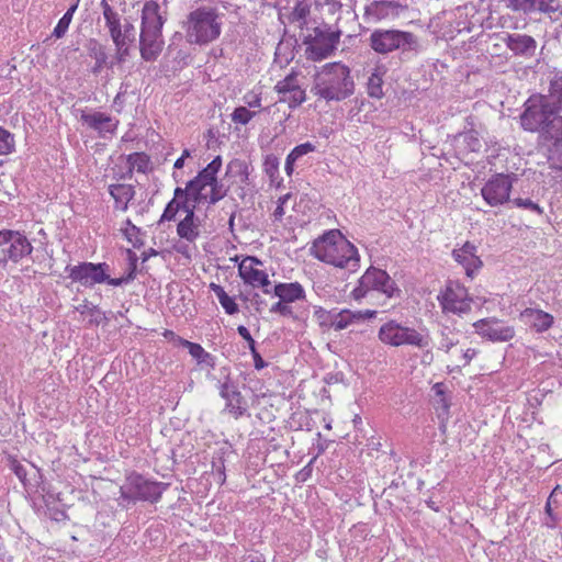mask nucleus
Listing matches in <instances>:
<instances>
[{"label":"nucleus","instance_id":"nucleus-1","mask_svg":"<svg viewBox=\"0 0 562 562\" xmlns=\"http://www.w3.org/2000/svg\"><path fill=\"white\" fill-rule=\"evenodd\" d=\"M311 255L322 262L355 272L359 268L360 256L357 247L338 229H329L316 238Z\"/></svg>","mask_w":562,"mask_h":562},{"label":"nucleus","instance_id":"nucleus-2","mask_svg":"<svg viewBox=\"0 0 562 562\" xmlns=\"http://www.w3.org/2000/svg\"><path fill=\"white\" fill-rule=\"evenodd\" d=\"M167 3L148 0L142 10L139 52L145 61H154L164 47L162 26L167 18Z\"/></svg>","mask_w":562,"mask_h":562},{"label":"nucleus","instance_id":"nucleus-3","mask_svg":"<svg viewBox=\"0 0 562 562\" xmlns=\"http://www.w3.org/2000/svg\"><path fill=\"white\" fill-rule=\"evenodd\" d=\"M311 92L326 102L342 101L355 92L350 68L341 63H328L314 75Z\"/></svg>","mask_w":562,"mask_h":562},{"label":"nucleus","instance_id":"nucleus-4","mask_svg":"<svg viewBox=\"0 0 562 562\" xmlns=\"http://www.w3.org/2000/svg\"><path fill=\"white\" fill-rule=\"evenodd\" d=\"M170 483L149 477L135 470L125 472L123 484L120 486L119 506L130 508L137 503L157 504Z\"/></svg>","mask_w":562,"mask_h":562},{"label":"nucleus","instance_id":"nucleus-5","mask_svg":"<svg viewBox=\"0 0 562 562\" xmlns=\"http://www.w3.org/2000/svg\"><path fill=\"white\" fill-rule=\"evenodd\" d=\"M223 16L215 7L202 5L192 10L182 25L187 42L202 46L216 41L222 33Z\"/></svg>","mask_w":562,"mask_h":562},{"label":"nucleus","instance_id":"nucleus-6","mask_svg":"<svg viewBox=\"0 0 562 562\" xmlns=\"http://www.w3.org/2000/svg\"><path fill=\"white\" fill-rule=\"evenodd\" d=\"M369 46L380 55L400 52L404 58L417 56L423 46L419 37L413 32L397 29H376L369 36Z\"/></svg>","mask_w":562,"mask_h":562},{"label":"nucleus","instance_id":"nucleus-7","mask_svg":"<svg viewBox=\"0 0 562 562\" xmlns=\"http://www.w3.org/2000/svg\"><path fill=\"white\" fill-rule=\"evenodd\" d=\"M306 30L308 33L302 38V44L306 46V59L322 61L335 53L341 36L339 29L334 30L330 24L322 22Z\"/></svg>","mask_w":562,"mask_h":562},{"label":"nucleus","instance_id":"nucleus-8","mask_svg":"<svg viewBox=\"0 0 562 562\" xmlns=\"http://www.w3.org/2000/svg\"><path fill=\"white\" fill-rule=\"evenodd\" d=\"M524 110L519 116L520 126L524 131L539 133L540 137L544 130L549 128L551 121L560 114L548 103L544 94H531L522 105Z\"/></svg>","mask_w":562,"mask_h":562},{"label":"nucleus","instance_id":"nucleus-9","mask_svg":"<svg viewBox=\"0 0 562 562\" xmlns=\"http://www.w3.org/2000/svg\"><path fill=\"white\" fill-rule=\"evenodd\" d=\"M370 291L383 293L386 297H400L401 289L390 274L380 268L370 266L358 281L352 291L355 300L366 297Z\"/></svg>","mask_w":562,"mask_h":562},{"label":"nucleus","instance_id":"nucleus-10","mask_svg":"<svg viewBox=\"0 0 562 562\" xmlns=\"http://www.w3.org/2000/svg\"><path fill=\"white\" fill-rule=\"evenodd\" d=\"M65 272L72 282L87 289L103 283L115 286L114 278L111 277V267L106 262L81 261L75 266L67 265Z\"/></svg>","mask_w":562,"mask_h":562},{"label":"nucleus","instance_id":"nucleus-11","mask_svg":"<svg viewBox=\"0 0 562 562\" xmlns=\"http://www.w3.org/2000/svg\"><path fill=\"white\" fill-rule=\"evenodd\" d=\"M33 245L21 231L0 229V267L4 268L9 261L19 263L33 252Z\"/></svg>","mask_w":562,"mask_h":562},{"label":"nucleus","instance_id":"nucleus-12","mask_svg":"<svg viewBox=\"0 0 562 562\" xmlns=\"http://www.w3.org/2000/svg\"><path fill=\"white\" fill-rule=\"evenodd\" d=\"M378 338L384 345L392 347L409 345L424 348L428 346V339L415 328L403 326L395 319H390L380 327Z\"/></svg>","mask_w":562,"mask_h":562},{"label":"nucleus","instance_id":"nucleus-13","mask_svg":"<svg viewBox=\"0 0 562 562\" xmlns=\"http://www.w3.org/2000/svg\"><path fill=\"white\" fill-rule=\"evenodd\" d=\"M517 180L515 173H496L492 176L481 189V195L490 206H498L512 203L510 192L513 182Z\"/></svg>","mask_w":562,"mask_h":562},{"label":"nucleus","instance_id":"nucleus-14","mask_svg":"<svg viewBox=\"0 0 562 562\" xmlns=\"http://www.w3.org/2000/svg\"><path fill=\"white\" fill-rule=\"evenodd\" d=\"M546 144V156L551 170L562 171V115L554 117L540 137Z\"/></svg>","mask_w":562,"mask_h":562},{"label":"nucleus","instance_id":"nucleus-15","mask_svg":"<svg viewBox=\"0 0 562 562\" xmlns=\"http://www.w3.org/2000/svg\"><path fill=\"white\" fill-rule=\"evenodd\" d=\"M217 389L220 396L225 400V411L235 419L245 415L250 416L247 401L241 395L237 382L234 379H226L224 381L217 380Z\"/></svg>","mask_w":562,"mask_h":562},{"label":"nucleus","instance_id":"nucleus-16","mask_svg":"<svg viewBox=\"0 0 562 562\" xmlns=\"http://www.w3.org/2000/svg\"><path fill=\"white\" fill-rule=\"evenodd\" d=\"M476 334L492 342H506L515 337L514 326L496 317H486L473 324Z\"/></svg>","mask_w":562,"mask_h":562},{"label":"nucleus","instance_id":"nucleus-17","mask_svg":"<svg viewBox=\"0 0 562 562\" xmlns=\"http://www.w3.org/2000/svg\"><path fill=\"white\" fill-rule=\"evenodd\" d=\"M438 301L443 311L452 313H463L469 310L471 299L468 296V290L457 281H448L445 291L438 295Z\"/></svg>","mask_w":562,"mask_h":562},{"label":"nucleus","instance_id":"nucleus-18","mask_svg":"<svg viewBox=\"0 0 562 562\" xmlns=\"http://www.w3.org/2000/svg\"><path fill=\"white\" fill-rule=\"evenodd\" d=\"M409 5L401 0H373L366 5L364 14L376 21L395 19L408 11Z\"/></svg>","mask_w":562,"mask_h":562},{"label":"nucleus","instance_id":"nucleus-19","mask_svg":"<svg viewBox=\"0 0 562 562\" xmlns=\"http://www.w3.org/2000/svg\"><path fill=\"white\" fill-rule=\"evenodd\" d=\"M452 257L464 268L469 278H473L475 271L483 266L482 260L476 256V246L470 241H465L461 248L453 249Z\"/></svg>","mask_w":562,"mask_h":562},{"label":"nucleus","instance_id":"nucleus-20","mask_svg":"<svg viewBox=\"0 0 562 562\" xmlns=\"http://www.w3.org/2000/svg\"><path fill=\"white\" fill-rule=\"evenodd\" d=\"M80 120L83 124L98 132L101 137H104L108 133L114 134L119 125L117 120H113L110 115L98 111L93 113L82 111Z\"/></svg>","mask_w":562,"mask_h":562},{"label":"nucleus","instance_id":"nucleus-21","mask_svg":"<svg viewBox=\"0 0 562 562\" xmlns=\"http://www.w3.org/2000/svg\"><path fill=\"white\" fill-rule=\"evenodd\" d=\"M504 43L516 56L530 58L536 54L537 42L530 35L519 33L507 34Z\"/></svg>","mask_w":562,"mask_h":562},{"label":"nucleus","instance_id":"nucleus-22","mask_svg":"<svg viewBox=\"0 0 562 562\" xmlns=\"http://www.w3.org/2000/svg\"><path fill=\"white\" fill-rule=\"evenodd\" d=\"M86 49L88 55L94 59V65L91 69L92 74L98 75L104 68L113 69L115 61L109 59L108 48L97 38H90L86 43Z\"/></svg>","mask_w":562,"mask_h":562},{"label":"nucleus","instance_id":"nucleus-23","mask_svg":"<svg viewBox=\"0 0 562 562\" xmlns=\"http://www.w3.org/2000/svg\"><path fill=\"white\" fill-rule=\"evenodd\" d=\"M238 276L245 284L251 285L252 288H261L266 294L271 293L269 290L271 282L266 271L251 267V265L240 262L238 265Z\"/></svg>","mask_w":562,"mask_h":562},{"label":"nucleus","instance_id":"nucleus-24","mask_svg":"<svg viewBox=\"0 0 562 562\" xmlns=\"http://www.w3.org/2000/svg\"><path fill=\"white\" fill-rule=\"evenodd\" d=\"M469 130H464L454 136L456 142H461L460 154L479 153L482 148V140L477 131L474 130V119L469 115L465 119Z\"/></svg>","mask_w":562,"mask_h":562},{"label":"nucleus","instance_id":"nucleus-25","mask_svg":"<svg viewBox=\"0 0 562 562\" xmlns=\"http://www.w3.org/2000/svg\"><path fill=\"white\" fill-rule=\"evenodd\" d=\"M520 318L537 333H543L552 327L554 318L551 314L537 308L527 307L520 313Z\"/></svg>","mask_w":562,"mask_h":562},{"label":"nucleus","instance_id":"nucleus-26","mask_svg":"<svg viewBox=\"0 0 562 562\" xmlns=\"http://www.w3.org/2000/svg\"><path fill=\"white\" fill-rule=\"evenodd\" d=\"M272 293L274 296L283 300V302H288L289 304L305 300L306 296L303 285L297 281L290 283H276Z\"/></svg>","mask_w":562,"mask_h":562},{"label":"nucleus","instance_id":"nucleus-27","mask_svg":"<svg viewBox=\"0 0 562 562\" xmlns=\"http://www.w3.org/2000/svg\"><path fill=\"white\" fill-rule=\"evenodd\" d=\"M108 191L114 200V209L123 212L128 209V203L135 196V188L132 184L113 183L109 186Z\"/></svg>","mask_w":562,"mask_h":562},{"label":"nucleus","instance_id":"nucleus-28","mask_svg":"<svg viewBox=\"0 0 562 562\" xmlns=\"http://www.w3.org/2000/svg\"><path fill=\"white\" fill-rule=\"evenodd\" d=\"M222 167V157L216 156L212 159L211 162L206 165L203 169H201L198 175L189 180V182L202 188L211 187L218 178L217 173Z\"/></svg>","mask_w":562,"mask_h":562},{"label":"nucleus","instance_id":"nucleus-29","mask_svg":"<svg viewBox=\"0 0 562 562\" xmlns=\"http://www.w3.org/2000/svg\"><path fill=\"white\" fill-rule=\"evenodd\" d=\"M178 345L188 349L192 358L196 360L198 366L207 367L211 369L215 368V357L210 352L205 351L200 344L189 341L182 337H178Z\"/></svg>","mask_w":562,"mask_h":562},{"label":"nucleus","instance_id":"nucleus-30","mask_svg":"<svg viewBox=\"0 0 562 562\" xmlns=\"http://www.w3.org/2000/svg\"><path fill=\"white\" fill-rule=\"evenodd\" d=\"M506 9L514 13L525 16H531L533 13L546 9L541 0H502Z\"/></svg>","mask_w":562,"mask_h":562},{"label":"nucleus","instance_id":"nucleus-31","mask_svg":"<svg viewBox=\"0 0 562 562\" xmlns=\"http://www.w3.org/2000/svg\"><path fill=\"white\" fill-rule=\"evenodd\" d=\"M301 45L297 42L295 35L284 36L276 47V59L280 63L284 61L289 64L295 57V53L299 52Z\"/></svg>","mask_w":562,"mask_h":562},{"label":"nucleus","instance_id":"nucleus-32","mask_svg":"<svg viewBox=\"0 0 562 562\" xmlns=\"http://www.w3.org/2000/svg\"><path fill=\"white\" fill-rule=\"evenodd\" d=\"M128 175L133 176L134 169L139 173H148L153 170L150 157L144 151H135L126 157Z\"/></svg>","mask_w":562,"mask_h":562},{"label":"nucleus","instance_id":"nucleus-33","mask_svg":"<svg viewBox=\"0 0 562 562\" xmlns=\"http://www.w3.org/2000/svg\"><path fill=\"white\" fill-rule=\"evenodd\" d=\"M270 312L279 314L283 317L291 318L295 322H305L308 317V310L303 308L299 312H294L293 307L288 303L280 300L270 307Z\"/></svg>","mask_w":562,"mask_h":562},{"label":"nucleus","instance_id":"nucleus-34","mask_svg":"<svg viewBox=\"0 0 562 562\" xmlns=\"http://www.w3.org/2000/svg\"><path fill=\"white\" fill-rule=\"evenodd\" d=\"M231 452V447H221L215 450L212 457V474L216 477L220 484H224L226 481L225 473V457Z\"/></svg>","mask_w":562,"mask_h":562},{"label":"nucleus","instance_id":"nucleus-35","mask_svg":"<svg viewBox=\"0 0 562 562\" xmlns=\"http://www.w3.org/2000/svg\"><path fill=\"white\" fill-rule=\"evenodd\" d=\"M548 103L560 114L562 112V76L555 75L549 85V93L544 94Z\"/></svg>","mask_w":562,"mask_h":562},{"label":"nucleus","instance_id":"nucleus-36","mask_svg":"<svg viewBox=\"0 0 562 562\" xmlns=\"http://www.w3.org/2000/svg\"><path fill=\"white\" fill-rule=\"evenodd\" d=\"M200 220L183 217L177 225V234L187 241H194L199 237Z\"/></svg>","mask_w":562,"mask_h":562},{"label":"nucleus","instance_id":"nucleus-37","mask_svg":"<svg viewBox=\"0 0 562 562\" xmlns=\"http://www.w3.org/2000/svg\"><path fill=\"white\" fill-rule=\"evenodd\" d=\"M127 255V269L120 278H114L115 286H123L133 282L137 277V262L138 257L132 249H126Z\"/></svg>","mask_w":562,"mask_h":562},{"label":"nucleus","instance_id":"nucleus-38","mask_svg":"<svg viewBox=\"0 0 562 562\" xmlns=\"http://www.w3.org/2000/svg\"><path fill=\"white\" fill-rule=\"evenodd\" d=\"M210 290L216 295L220 304L228 315H234L239 312L238 304L235 302V297L229 296L224 288L216 283L210 284Z\"/></svg>","mask_w":562,"mask_h":562},{"label":"nucleus","instance_id":"nucleus-39","mask_svg":"<svg viewBox=\"0 0 562 562\" xmlns=\"http://www.w3.org/2000/svg\"><path fill=\"white\" fill-rule=\"evenodd\" d=\"M385 70L376 67L374 71L370 75L367 82V92L370 98L382 99L384 97L383 92V75Z\"/></svg>","mask_w":562,"mask_h":562},{"label":"nucleus","instance_id":"nucleus-40","mask_svg":"<svg viewBox=\"0 0 562 562\" xmlns=\"http://www.w3.org/2000/svg\"><path fill=\"white\" fill-rule=\"evenodd\" d=\"M8 467L18 476V479L21 481V483L23 484V486L25 487L26 491L33 490L34 483H32L27 479V471H26L25 467L15 457H13V456L8 457Z\"/></svg>","mask_w":562,"mask_h":562},{"label":"nucleus","instance_id":"nucleus-41","mask_svg":"<svg viewBox=\"0 0 562 562\" xmlns=\"http://www.w3.org/2000/svg\"><path fill=\"white\" fill-rule=\"evenodd\" d=\"M77 8H78V2H76L75 4H72L68 8V10L64 13V15L57 22V25L55 26V29L53 31V36H55L56 38H61L65 36Z\"/></svg>","mask_w":562,"mask_h":562},{"label":"nucleus","instance_id":"nucleus-42","mask_svg":"<svg viewBox=\"0 0 562 562\" xmlns=\"http://www.w3.org/2000/svg\"><path fill=\"white\" fill-rule=\"evenodd\" d=\"M234 175L240 178V182L247 184L249 181L248 164L241 159H233L227 165L226 175Z\"/></svg>","mask_w":562,"mask_h":562},{"label":"nucleus","instance_id":"nucleus-43","mask_svg":"<svg viewBox=\"0 0 562 562\" xmlns=\"http://www.w3.org/2000/svg\"><path fill=\"white\" fill-rule=\"evenodd\" d=\"M310 14V5L303 1H299L293 8L289 19L291 22H299V26L301 30L304 27H308V22L306 20Z\"/></svg>","mask_w":562,"mask_h":562},{"label":"nucleus","instance_id":"nucleus-44","mask_svg":"<svg viewBox=\"0 0 562 562\" xmlns=\"http://www.w3.org/2000/svg\"><path fill=\"white\" fill-rule=\"evenodd\" d=\"M336 310L326 311L322 306L315 307L314 316L323 330L334 328Z\"/></svg>","mask_w":562,"mask_h":562},{"label":"nucleus","instance_id":"nucleus-45","mask_svg":"<svg viewBox=\"0 0 562 562\" xmlns=\"http://www.w3.org/2000/svg\"><path fill=\"white\" fill-rule=\"evenodd\" d=\"M14 135L4 127L0 126V156L11 154L14 151ZM2 165L3 161L0 160V166Z\"/></svg>","mask_w":562,"mask_h":562},{"label":"nucleus","instance_id":"nucleus-46","mask_svg":"<svg viewBox=\"0 0 562 562\" xmlns=\"http://www.w3.org/2000/svg\"><path fill=\"white\" fill-rule=\"evenodd\" d=\"M279 158L273 154L265 157L263 171L269 177L271 183H276L279 178Z\"/></svg>","mask_w":562,"mask_h":562},{"label":"nucleus","instance_id":"nucleus-47","mask_svg":"<svg viewBox=\"0 0 562 562\" xmlns=\"http://www.w3.org/2000/svg\"><path fill=\"white\" fill-rule=\"evenodd\" d=\"M211 192L209 195V204L214 205L222 199H224L229 191V187L225 186L223 181L216 180L211 187Z\"/></svg>","mask_w":562,"mask_h":562},{"label":"nucleus","instance_id":"nucleus-48","mask_svg":"<svg viewBox=\"0 0 562 562\" xmlns=\"http://www.w3.org/2000/svg\"><path fill=\"white\" fill-rule=\"evenodd\" d=\"M100 5L102 8L103 18L108 29L122 25L119 13L114 11V9L108 3L106 0H101Z\"/></svg>","mask_w":562,"mask_h":562},{"label":"nucleus","instance_id":"nucleus-49","mask_svg":"<svg viewBox=\"0 0 562 562\" xmlns=\"http://www.w3.org/2000/svg\"><path fill=\"white\" fill-rule=\"evenodd\" d=\"M255 111H250L246 106H237L231 114L232 121L237 124L247 125L255 116Z\"/></svg>","mask_w":562,"mask_h":562},{"label":"nucleus","instance_id":"nucleus-50","mask_svg":"<svg viewBox=\"0 0 562 562\" xmlns=\"http://www.w3.org/2000/svg\"><path fill=\"white\" fill-rule=\"evenodd\" d=\"M305 90L297 86L293 89V91L289 92L285 97L280 98V101H286L291 109H295L300 106L305 101Z\"/></svg>","mask_w":562,"mask_h":562},{"label":"nucleus","instance_id":"nucleus-51","mask_svg":"<svg viewBox=\"0 0 562 562\" xmlns=\"http://www.w3.org/2000/svg\"><path fill=\"white\" fill-rule=\"evenodd\" d=\"M512 204L518 209L528 210L540 216L544 213L543 207L529 198H515L512 200Z\"/></svg>","mask_w":562,"mask_h":562},{"label":"nucleus","instance_id":"nucleus-52","mask_svg":"<svg viewBox=\"0 0 562 562\" xmlns=\"http://www.w3.org/2000/svg\"><path fill=\"white\" fill-rule=\"evenodd\" d=\"M297 79L295 74L288 75L284 79L278 81L274 89L279 94L285 97L289 92L297 87Z\"/></svg>","mask_w":562,"mask_h":562},{"label":"nucleus","instance_id":"nucleus-53","mask_svg":"<svg viewBox=\"0 0 562 562\" xmlns=\"http://www.w3.org/2000/svg\"><path fill=\"white\" fill-rule=\"evenodd\" d=\"M179 211H181V201L170 200L165 206L158 224L175 221Z\"/></svg>","mask_w":562,"mask_h":562},{"label":"nucleus","instance_id":"nucleus-54","mask_svg":"<svg viewBox=\"0 0 562 562\" xmlns=\"http://www.w3.org/2000/svg\"><path fill=\"white\" fill-rule=\"evenodd\" d=\"M188 190H190L188 201L196 207L206 199L209 200V196L203 194L204 188L202 187L195 184L192 186V183L188 181Z\"/></svg>","mask_w":562,"mask_h":562},{"label":"nucleus","instance_id":"nucleus-55","mask_svg":"<svg viewBox=\"0 0 562 562\" xmlns=\"http://www.w3.org/2000/svg\"><path fill=\"white\" fill-rule=\"evenodd\" d=\"M560 490V486H555L553 488V491L551 492V494L549 495L548 499H547V503H546V506H544V512L549 518V520L546 522V526L549 527V528H554L559 521V517L557 514H554L553 512V508L551 507V502H553V495H555V493Z\"/></svg>","mask_w":562,"mask_h":562},{"label":"nucleus","instance_id":"nucleus-56","mask_svg":"<svg viewBox=\"0 0 562 562\" xmlns=\"http://www.w3.org/2000/svg\"><path fill=\"white\" fill-rule=\"evenodd\" d=\"M352 324L350 310H341L335 313V330H342Z\"/></svg>","mask_w":562,"mask_h":562},{"label":"nucleus","instance_id":"nucleus-57","mask_svg":"<svg viewBox=\"0 0 562 562\" xmlns=\"http://www.w3.org/2000/svg\"><path fill=\"white\" fill-rule=\"evenodd\" d=\"M131 46L132 44H126L125 42L115 45V55L113 58L115 64L121 65L126 61L127 57L130 56Z\"/></svg>","mask_w":562,"mask_h":562},{"label":"nucleus","instance_id":"nucleus-58","mask_svg":"<svg viewBox=\"0 0 562 562\" xmlns=\"http://www.w3.org/2000/svg\"><path fill=\"white\" fill-rule=\"evenodd\" d=\"M34 492H42V496H43V501L46 503V504H49V503H53L55 502L56 499H58L57 495L55 493H53L47 486L46 484H44L43 482H37L35 481V483L33 484V490Z\"/></svg>","mask_w":562,"mask_h":562},{"label":"nucleus","instance_id":"nucleus-59","mask_svg":"<svg viewBox=\"0 0 562 562\" xmlns=\"http://www.w3.org/2000/svg\"><path fill=\"white\" fill-rule=\"evenodd\" d=\"M122 38L126 44L133 45L136 42V29L131 22L126 20L123 24Z\"/></svg>","mask_w":562,"mask_h":562},{"label":"nucleus","instance_id":"nucleus-60","mask_svg":"<svg viewBox=\"0 0 562 562\" xmlns=\"http://www.w3.org/2000/svg\"><path fill=\"white\" fill-rule=\"evenodd\" d=\"M316 150V146L311 142H306L295 146L291 151L300 159L301 157Z\"/></svg>","mask_w":562,"mask_h":562},{"label":"nucleus","instance_id":"nucleus-61","mask_svg":"<svg viewBox=\"0 0 562 562\" xmlns=\"http://www.w3.org/2000/svg\"><path fill=\"white\" fill-rule=\"evenodd\" d=\"M440 335H441V340H440L439 349L445 350L446 352H449L458 344V340H453L449 337V333H447V328L442 329Z\"/></svg>","mask_w":562,"mask_h":562},{"label":"nucleus","instance_id":"nucleus-62","mask_svg":"<svg viewBox=\"0 0 562 562\" xmlns=\"http://www.w3.org/2000/svg\"><path fill=\"white\" fill-rule=\"evenodd\" d=\"M432 391L435 392L436 396L440 397V402L445 408H449L450 402L447 398L446 395V386L442 382H438L432 386Z\"/></svg>","mask_w":562,"mask_h":562},{"label":"nucleus","instance_id":"nucleus-63","mask_svg":"<svg viewBox=\"0 0 562 562\" xmlns=\"http://www.w3.org/2000/svg\"><path fill=\"white\" fill-rule=\"evenodd\" d=\"M317 459V456L313 457L312 460L295 475L296 481L299 482H305L307 479L311 477L313 472V463Z\"/></svg>","mask_w":562,"mask_h":562},{"label":"nucleus","instance_id":"nucleus-64","mask_svg":"<svg viewBox=\"0 0 562 562\" xmlns=\"http://www.w3.org/2000/svg\"><path fill=\"white\" fill-rule=\"evenodd\" d=\"M123 234L134 248L139 249L144 246V240L139 237L140 234H133L131 229H123Z\"/></svg>","mask_w":562,"mask_h":562}]
</instances>
